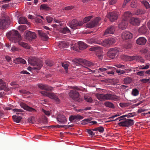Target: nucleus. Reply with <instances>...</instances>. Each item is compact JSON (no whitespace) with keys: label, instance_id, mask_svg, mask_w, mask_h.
<instances>
[{"label":"nucleus","instance_id":"46","mask_svg":"<svg viewBox=\"0 0 150 150\" xmlns=\"http://www.w3.org/2000/svg\"><path fill=\"white\" fill-rule=\"evenodd\" d=\"M13 110L14 112H16V113L17 115L21 114V112H23V110L22 109H18L17 108L13 109Z\"/></svg>","mask_w":150,"mask_h":150},{"label":"nucleus","instance_id":"64","mask_svg":"<svg viewBox=\"0 0 150 150\" xmlns=\"http://www.w3.org/2000/svg\"><path fill=\"white\" fill-rule=\"evenodd\" d=\"M42 111L45 115L48 116L50 115V113L49 111H46L44 110H42Z\"/></svg>","mask_w":150,"mask_h":150},{"label":"nucleus","instance_id":"15","mask_svg":"<svg viewBox=\"0 0 150 150\" xmlns=\"http://www.w3.org/2000/svg\"><path fill=\"white\" fill-rule=\"evenodd\" d=\"M25 36L26 39L29 40H31L36 37L35 33L30 31H28L26 33Z\"/></svg>","mask_w":150,"mask_h":150},{"label":"nucleus","instance_id":"22","mask_svg":"<svg viewBox=\"0 0 150 150\" xmlns=\"http://www.w3.org/2000/svg\"><path fill=\"white\" fill-rule=\"evenodd\" d=\"M128 23L127 21L122 19V20L118 25L119 28L122 30L125 29L127 27Z\"/></svg>","mask_w":150,"mask_h":150},{"label":"nucleus","instance_id":"1","mask_svg":"<svg viewBox=\"0 0 150 150\" xmlns=\"http://www.w3.org/2000/svg\"><path fill=\"white\" fill-rule=\"evenodd\" d=\"M9 40L14 43L18 42L19 45L26 49H29L30 46L28 44L23 42H20L22 37L18 32L14 30H11L6 34Z\"/></svg>","mask_w":150,"mask_h":150},{"label":"nucleus","instance_id":"58","mask_svg":"<svg viewBox=\"0 0 150 150\" xmlns=\"http://www.w3.org/2000/svg\"><path fill=\"white\" fill-rule=\"evenodd\" d=\"M149 65H146L144 67H142V66H140L139 67V69H147L149 68Z\"/></svg>","mask_w":150,"mask_h":150},{"label":"nucleus","instance_id":"56","mask_svg":"<svg viewBox=\"0 0 150 150\" xmlns=\"http://www.w3.org/2000/svg\"><path fill=\"white\" fill-rule=\"evenodd\" d=\"M144 72L143 71H139L137 73V74L140 76H143L144 75Z\"/></svg>","mask_w":150,"mask_h":150},{"label":"nucleus","instance_id":"8","mask_svg":"<svg viewBox=\"0 0 150 150\" xmlns=\"http://www.w3.org/2000/svg\"><path fill=\"white\" fill-rule=\"evenodd\" d=\"M69 95L70 98L73 100L78 102L81 101V100L79 98V95L78 92L71 90L69 93Z\"/></svg>","mask_w":150,"mask_h":150},{"label":"nucleus","instance_id":"23","mask_svg":"<svg viewBox=\"0 0 150 150\" xmlns=\"http://www.w3.org/2000/svg\"><path fill=\"white\" fill-rule=\"evenodd\" d=\"M146 40L144 37L138 38L136 40L137 43L139 45H143L146 43Z\"/></svg>","mask_w":150,"mask_h":150},{"label":"nucleus","instance_id":"31","mask_svg":"<svg viewBox=\"0 0 150 150\" xmlns=\"http://www.w3.org/2000/svg\"><path fill=\"white\" fill-rule=\"evenodd\" d=\"M79 47L80 50H83L86 48L87 47V45L84 42L80 41L78 42Z\"/></svg>","mask_w":150,"mask_h":150},{"label":"nucleus","instance_id":"44","mask_svg":"<svg viewBox=\"0 0 150 150\" xmlns=\"http://www.w3.org/2000/svg\"><path fill=\"white\" fill-rule=\"evenodd\" d=\"M27 27L26 25H23L18 26V29L21 31H23L27 29Z\"/></svg>","mask_w":150,"mask_h":150},{"label":"nucleus","instance_id":"24","mask_svg":"<svg viewBox=\"0 0 150 150\" xmlns=\"http://www.w3.org/2000/svg\"><path fill=\"white\" fill-rule=\"evenodd\" d=\"M57 119V121L60 123H64L67 121L65 117L61 114L58 115Z\"/></svg>","mask_w":150,"mask_h":150},{"label":"nucleus","instance_id":"61","mask_svg":"<svg viewBox=\"0 0 150 150\" xmlns=\"http://www.w3.org/2000/svg\"><path fill=\"white\" fill-rule=\"evenodd\" d=\"M116 72L119 75L123 74L125 73V71H124L121 70H117Z\"/></svg>","mask_w":150,"mask_h":150},{"label":"nucleus","instance_id":"55","mask_svg":"<svg viewBox=\"0 0 150 150\" xmlns=\"http://www.w3.org/2000/svg\"><path fill=\"white\" fill-rule=\"evenodd\" d=\"M98 131L100 133H103L104 131V129L103 127L100 126L98 127Z\"/></svg>","mask_w":150,"mask_h":150},{"label":"nucleus","instance_id":"13","mask_svg":"<svg viewBox=\"0 0 150 150\" xmlns=\"http://www.w3.org/2000/svg\"><path fill=\"white\" fill-rule=\"evenodd\" d=\"M107 17L111 21L113 22L117 19L118 16L117 14L115 12H111L108 13Z\"/></svg>","mask_w":150,"mask_h":150},{"label":"nucleus","instance_id":"6","mask_svg":"<svg viewBox=\"0 0 150 150\" xmlns=\"http://www.w3.org/2000/svg\"><path fill=\"white\" fill-rule=\"evenodd\" d=\"M40 93L44 96H46L54 100L57 103L59 104L60 103V100L58 97L55 94L49 93L47 91H41Z\"/></svg>","mask_w":150,"mask_h":150},{"label":"nucleus","instance_id":"3","mask_svg":"<svg viewBox=\"0 0 150 150\" xmlns=\"http://www.w3.org/2000/svg\"><path fill=\"white\" fill-rule=\"evenodd\" d=\"M74 64L77 66L81 64H83L85 65L90 67L93 66V64L91 62L85 59L79 58H77L75 60H72Z\"/></svg>","mask_w":150,"mask_h":150},{"label":"nucleus","instance_id":"54","mask_svg":"<svg viewBox=\"0 0 150 150\" xmlns=\"http://www.w3.org/2000/svg\"><path fill=\"white\" fill-rule=\"evenodd\" d=\"M62 66L64 68L65 70H67L68 69V65L66 63H62Z\"/></svg>","mask_w":150,"mask_h":150},{"label":"nucleus","instance_id":"59","mask_svg":"<svg viewBox=\"0 0 150 150\" xmlns=\"http://www.w3.org/2000/svg\"><path fill=\"white\" fill-rule=\"evenodd\" d=\"M53 19V18L50 16H48L46 18V20L48 23H51Z\"/></svg>","mask_w":150,"mask_h":150},{"label":"nucleus","instance_id":"43","mask_svg":"<svg viewBox=\"0 0 150 150\" xmlns=\"http://www.w3.org/2000/svg\"><path fill=\"white\" fill-rule=\"evenodd\" d=\"M139 94V91L136 88H133L132 90V94L134 96H136Z\"/></svg>","mask_w":150,"mask_h":150},{"label":"nucleus","instance_id":"52","mask_svg":"<svg viewBox=\"0 0 150 150\" xmlns=\"http://www.w3.org/2000/svg\"><path fill=\"white\" fill-rule=\"evenodd\" d=\"M45 63L47 66L50 67H51L53 65V63L52 62L50 61H46L45 62Z\"/></svg>","mask_w":150,"mask_h":150},{"label":"nucleus","instance_id":"7","mask_svg":"<svg viewBox=\"0 0 150 150\" xmlns=\"http://www.w3.org/2000/svg\"><path fill=\"white\" fill-rule=\"evenodd\" d=\"M134 124L133 120L130 119H124V120L118 123L119 126L129 127Z\"/></svg>","mask_w":150,"mask_h":150},{"label":"nucleus","instance_id":"37","mask_svg":"<svg viewBox=\"0 0 150 150\" xmlns=\"http://www.w3.org/2000/svg\"><path fill=\"white\" fill-rule=\"evenodd\" d=\"M18 21L20 24H25L27 23V20L24 17H21L20 18Z\"/></svg>","mask_w":150,"mask_h":150},{"label":"nucleus","instance_id":"34","mask_svg":"<svg viewBox=\"0 0 150 150\" xmlns=\"http://www.w3.org/2000/svg\"><path fill=\"white\" fill-rule=\"evenodd\" d=\"M14 121L17 123H19L21 121L22 117L21 116L16 115H13L12 117Z\"/></svg>","mask_w":150,"mask_h":150},{"label":"nucleus","instance_id":"14","mask_svg":"<svg viewBox=\"0 0 150 150\" xmlns=\"http://www.w3.org/2000/svg\"><path fill=\"white\" fill-rule=\"evenodd\" d=\"M109 93H107L105 94H101L99 93L96 94V97L99 100L103 101L105 100H108Z\"/></svg>","mask_w":150,"mask_h":150},{"label":"nucleus","instance_id":"32","mask_svg":"<svg viewBox=\"0 0 150 150\" xmlns=\"http://www.w3.org/2000/svg\"><path fill=\"white\" fill-rule=\"evenodd\" d=\"M40 9L41 10H44L46 11H48L50 9L47 5L45 4H43L41 5L40 7Z\"/></svg>","mask_w":150,"mask_h":150},{"label":"nucleus","instance_id":"33","mask_svg":"<svg viewBox=\"0 0 150 150\" xmlns=\"http://www.w3.org/2000/svg\"><path fill=\"white\" fill-rule=\"evenodd\" d=\"M87 42L88 43L90 44H91L94 43H97L99 44V40H98L96 39L91 38V39L88 40Z\"/></svg>","mask_w":150,"mask_h":150},{"label":"nucleus","instance_id":"30","mask_svg":"<svg viewBox=\"0 0 150 150\" xmlns=\"http://www.w3.org/2000/svg\"><path fill=\"white\" fill-rule=\"evenodd\" d=\"M138 31L139 33L141 34H145L147 31L146 27L145 25H143L139 28Z\"/></svg>","mask_w":150,"mask_h":150},{"label":"nucleus","instance_id":"60","mask_svg":"<svg viewBox=\"0 0 150 150\" xmlns=\"http://www.w3.org/2000/svg\"><path fill=\"white\" fill-rule=\"evenodd\" d=\"M34 19L36 22L37 23H41L42 22V20L37 17L34 18Z\"/></svg>","mask_w":150,"mask_h":150},{"label":"nucleus","instance_id":"36","mask_svg":"<svg viewBox=\"0 0 150 150\" xmlns=\"http://www.w3.org/2000/svg\"><path fill=\"white\" fill-rule=\"evenodd\" d=\"M61 33H70V31L67 27L62 28L60 30Z\"/></svg>","mask_w":150,"mask_h":150},{"label":"nucleus","instance_id":"11","mask_svg":"<svg viewBox=\"0 0 150 150\" xmlns=\"http://www.w3.org/2000/svg\"><path fill=\"white\" fill-rule=\"evenodd\" d=\"M119 51L117 48H112L108 51V54L110 58H114L119 53Z\"/></svg>","mask_w":150,"mask_h":150},{"label":"nucleus","instance_id":"17","mask_svg":"<svg viewBox=\"0 0 150 150\" xmlns=\"http://www.w3.org/2000/svg\"><path fill=\"white\" fill-rule=\"evenodd\" d=\"M113 67H111L110 66H106L105 68H100L97 71H94L93 72L95 73H101L102 74L103 73L106 74V72H107V71L108 69H112Z\"/></svg>","mask_w":150,"mask_h":150},{"label":"nucleus","instance_id":"53","mask_svg":"<svg viewBox=\"0 0 150 150\" xmlns=\"http://www.w3.org/2000/svg\"><path fill=\"white\" fill-rule=\"evenodd\" d=\"M87 132L91 136H93L95 134L94 133H93L90 129H87Z\"/></svg>","mask_w":150,"mask_h":150},{"label":"nucleus","instance_id":"4","mask_svg":"<svg viewBox=\"0 0 150 150\" xmlns=\"http://www.w3.org/2000/svg\"><path fill=\"white\" fill-rule=\"evenodd\" d=\"M10 20V18L8 16L2 17L0 19V29H3L6 28Z\"/></svg>","mask_w":150,"mask_h":150},{"label":"nucleus","instance_id":"38","mask_svg":"<svg viewBox=\"0 0 150 150\" xmlns=\"http://www.w3.org/2000/svg\"><path fill=\"white\" fill-rule=\"evenodd\" d=\"M15 62L16 64H19L21 63L23 64H25L26 63V61L23 59L21 58H18L15 60Z\"/></svg>","mask_w":150,"mask_h":150},{"label":"nucleus","instance_id":"12","mask_svg":"<svg viewBox=\"0 0 150 150\" xmlns=\"http://www.w3.org/2000/svg\"><path fill=\"white\" fill-rule=\"evenodd\" d=\"M100 19L98 17H97L92 22L89 23L87 25V27L90 28L94 27L95 26L99 25V22Z\"/></svg>","mask_w":150,"mask_h":150},{"label":"nucleus","instance_id":"45","mask_svg":"<svg viewBox=\"0 0 150 150\" xmlns=\"http://www.w3.org/2000/svg\"><path fill=\"white\" fill-rule=\"evenodd\" d=\"M141 82L143 83H150V79H143L140 80Z\"/></svg>","mask_w":150,"mask_h":150},{"label":"nucleus","instance_id":"5","mask_svg":"<svg viewBox=\"0 0 150 150\" xmlns=\"http://www.w3.org/2000/svg\"><path fill=\"white\" fill-rule=\"evenodd\" d=\"M82 21H78L76 19H73L69 22L70 27L73 30L79 28L83 24Z\"/></svg>","mask_w":150,"mask_h":150},{"label":"nucleus","instance_id":"2","mask_svg":"<svg viewBox=\"0 0 150 150\" xmlns=\"http://www.w3.org/2000/svg\"><path fill=\"white\" fill-rule=\"evenodd\" d=\"M39 59L38 58L35 57H32L29 58L28 61V63L31 65L36 66L34 67V69L40 70L42 66L43 63L42 61H39Z\"/></svg>","mask_w":150,"mask_h":150},{"label":"nucleus","instance_id":"49","mask_svg":"<svg viewBox=\"0 0 150 150\" xmlns=\"http://www.w3.org/2000/svg\"><path fill=\"white\" fill-rule=\"evenodd\" d=\"M142 3L146 8H150V6L149 3L146 1H142Z\"/></svg>","mask_w":150,"mask_h":150},{"label":"nucleus","instance_id":"27","mask_svg":"<svg viewBox=\"0 0 150 150\" xmlns=\"http://www.w3.org/2000/svg\"><path fill=\"white\" fill-rule=\"evenodd\" d=\"M90 50L91 51H95L97 54L102 52V49L98 46H95L90 48Z\"/></svg>","mask_w":150,"mask_h":150},{"label":"nucleus","instance_id":"39","mask_svg":"<svg viewBox=\"0 0 150 150\" xmlns=\"http://www.w3.org/2000/svg\"><path fill=\"white\" fill-rule=\"evenodd\" d=\"M104 105L107 107L112 108H115V106L113 104L108 101L105 102L104 103Z\"/></svg>","mask_w":150,"mask_h":150},{"label":"nucleus","instance_id":"25","mask_svg":"<svg viewBox=\"0 0 150 150\" xmlns=\"http://www.w3.org/2000/svg\"><path fill=\"white\" fill-rule=\"evenodd\" d=\"M38 33L40 36L41 37L42 39L43 40L46 41L48 39V37L46 33H43L41 30H38Z\"/></svg>","mask_w":150,"mask_h":150},{"label":"nucleus","instance_id":"51","mask_svg":"<svg viewBox=\"0 0 150 150\" xmlns=\"http://www.w3.org/2000/svg\"><path fill=\"white\" fill-rule=\"evenodd\" d=\"M126 117V115H122V116H121L118 117V118L116 119H115V120H112L111 121H115L117 120H119V121H120L121 120H124V119L125 118L124 117Z\"/></svg>","mask_w":150,"mask_h":150},{"label":"nucleus","instance_id":"18","mask_svg":"<svg viewBox=\"0 0 150 150\" xmlns=\"http://www.w3.org/2000/svg\"><path fill=\"white\" fill-rule=\"evenodd\" d=\"M20 106L24 109L28 111L32 112H35L36 110L28 106L26 104L21 103L20 104Z\"/></svg>","mask_w":150,"mask_h":150},{"label":"nucleus","instance_id":"48","mask_svg":"<svg viewBox=\"0 0 150 150\" xmlns=\"http://www.w3.org/2000/svg\"><path fill=\"white\" fill-rule=\"evenodd\" d=\"M93 16H88L87 17L83 19V23H86L89 21L92 18Z\"/></svg>","mask_w":150,"mask_h":150},{"label":"nucleus","instance_id":"16","mask_svg":"<svg viewBox=\"0 0 150 150\" xmlns=\"http://www.w3.org/2000/svg\"><path fill=\"white\" fill-rule=\"evenodd\" d=\"M132 16V13L130 11H127L125 13L123 16L122 19L128 21L130 20Z\"/></svg>","mask_w":150,"mask_h":150},{"label":"nucleus","instance_id":"40","mask_svg":"<svg viewBox=\"0 0 150 150\" xmlns=\"http://www.w3.org/2000/svg\"><path fill=\"white\" fill-rule=\"evenodd\" d=\"M6 87L5 83L1 79H0V90L4 89Z\"/></svg>","mask_w":150,"mask_h":150},{"label":"nucleus","instance_id":"26","mask_svg":"<svg viewBox=\"0 0 150 150\" xmlns=\"http://www.w3.org/2000/svg\"><path fill=\"white\" fill-rule=\"evenodd\" d=\"M120 57L122 59L125 61H131L133 60V56L122 54L121 56Z\"/></svg>","mask_w":150,"mask_h":150},{"label":"nucleus","instance_id":"20","mask_svg":"<svg viewBox=\"0 0 150 150\" xmlns=\"http://www.w3.org/2000/svg\"><path fill=\"white\" fill-rule=\"evenodd\" d=\"M122 37L124 40L129 39L132 38V34L129 32L125 31L122 33Z\"/></svg>","mask_w":150,"mask_h":150},{"label":"nucleus","instance_id":"19","mask_svg":"<svg viewBox=\"0 0 150 150\" xmlns=\"http://www.w3.org/2000/svg\"><path fill=\"white\" fill-rule=\"evenodd\" d=\"M129 22L133 25L137 26L139 24L140 20L138 18L132 17L129 20Z\"/></svg>","mask_w":150,"mask_h":150},{"label":"nucleus","instance_id":"41","mask_svg":"<svg viewBox=\"0 0 150 150\" xmlns=\"http://www.w3.org/2000/svg\"><path fill=\"white\" fill-rule=\"evenodd\" d=\"M92 119L91 117H90L86 119H84L81 122V124L82 125H86L88 123V122L91 121Z\"/></svg>","mask_w":150,"mask_h":150},{"label":"nucleus","instance_id":"57","mask_svg":"<svg viewBox=\"0 0 150 150\" xmlns=\"http://www.w3.org/2000/svg\"><path fill=\"white\" fill-rule=\"evenodd\" d=\"M72 88L74 89L73 90H74L75 91H82V89L78 87V86H73L71 88Z\"/></svg>","mask_w":150,"mask_h":150},{"label":"nucleus","instance_id":"47","mask_svg":"<svg viewBox=\"0 0 150 150\" xmlns=\"http://www.w3.org/2000/svg\"><path fill=\"white\" fill-rule=\"evenodd\" d=\"M84 98L86 101L88 102H91L92 100L91 98L88 96H85Z\"/></svg>","mask_w":150,"mask_h":150},{"label":"nucleus","instance_id":"21","mask_svg":"<svg viewBox=\"0 0 150 150\" xmlns=\"http://www.w3.org/2000/svg\"><path fill=\"white\" fill-rule=\"evenodd\" d=\"M38 87L40 89L46 91H50L52 88L51 87L47 85L42 84H38Z\"/></svg>","mask_w":150,"mask_h":150},{"label":"nucleus","instance_id":"10","mask_svg":"<svg viewBox=\"0 0 150 150\" xmlns=\"http://www.w3.org/2000/svg\"><path fill=\"white\" fill-rule=\"evenodd\" d=\"M115 31V28L114 26H110L105 30L103 36L105 37L108 36L110 35L113 34Z\"/></svg>","mask_w":150,"mask_h":150},{"label":"nucleus","instance_id":"28","mask_svg":"<svg viewBox=\"0 0 150 150\" xmlns=\"http://www.w3.org/2000/svg\"><path fill=\"white\" fill-rule=\"evenodd\" d=\"M58 46L59 47L61 48H67L69 46V44L64 41L59 42Z\"/></svg>","mask_w":150,"mask_h":150},{"label":"nucleus","instance_id":"62","mask_svg":"<svg viewBox=\"0 0 150 150\" xmlns=\"http://www.w3.org/2000/svg\"><path fill=\"white\" fill-rule=\"evenodd\" d=\"M76 115H71V116L69 118L70 121L72 122L75 119H76V117H75Z\"/></svg>","mask_w":150,"mask_h":150},{"label":"nucleus","instance_id":"29","mask_svg":"<svg viewBox=\"0 0 150 150\" xmlns=\"http://www.w3.org/2000/svg\"><path fill=\"white\" fill-rule=\"evenodd\" d=\"M133 60H136L137 61L140 62L142 63H144V60L143 59L142 57L140 56H133Z\"/></svg>","mask_w":150,"mask_h":150},{"label":"nucleus","instance_id":"63","mask_svg":"<svg viewBox=\"0 0 150 150\" xmlns=\"http://www.w3.org/2000/svg\"><path fill=\"white\" fill-rule=\"evenodd\" d=\"M137 12V13H136L137 15L142 14L143 13H144V12L141 9L138 10Z\"/></svg>","mask_w":150,"mask_h":150},{"label":"nucleus","instance_id":"42","mask_svg":"<svg viewBox=\"0 0 150 150\" xmlns=\"http://www.w3.org/2000/svg\"><path fill=\"white\" fill-rule=\"evenodd\" d=\"M124 82L125 84H129L132 81V79L130 77H127L124 79Z\"/></svg>","mask_w":150,"mask_h":150},{"label":"nucleus","instance_id":"50","mask_svg":"<svg viewBox=\"0 0 150 150\" xmlns=\"http://www.w3.org/2000/svg\"><path fill=\"white\" fill-rule=\"evenodd\" d=\"M116 67L122 69H124L126 68V66L125 65H122L121 64H117L115 65Z\"/></svg>","mask_w":150,"mask_h":150},{"label":"nucleus","instance_id":"35","mask_svg":"<svg viewBox=\"0 0 150 150\" xmlns=\"http://www.w3.org/2000/svg\"><path fill=\"white\" fill-rule=\"evenodd\" d=\"M110 95L108 97L109 99L108 100H114L115 101H117L120 100V98L119 97L117 96H116L112 95V94H110Z\"/></svg>","mask_w":150,"mask_h":150},{"label":"nucleus","instance_id":"9","mask_svg":"<svg viewBox=\"0 0 150 150\" xmlns=\"http://www.w3.org/2000/svg\"><path fill=\"white\" fill-rule=\"evenodd\" d=\"M115 40L114 38H110L105 40L102 41H99V44L103 46H109L115 43Z\"/></svg>","mask_w":150,"mask_h":150}]
</instances>
